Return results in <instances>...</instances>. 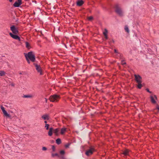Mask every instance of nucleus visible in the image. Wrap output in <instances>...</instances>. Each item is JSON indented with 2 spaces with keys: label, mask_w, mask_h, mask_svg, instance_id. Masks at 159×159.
Masks as SVG:
<instances>
[{
  "label": "nucleus",
  "mask_w": 159,
  "mask_h": 159,
  "mask_svg": "<svg viewBox=\"0 0 159 159\" xmlns=\"http://www.w3.org/2000/svg\"><path fill=\"white\" fill-rule=\"evenodd\" d=\"M11 30L12 32V33H11V37L14 39L20 41V38L18 35L19 31L17 28L14 25H11Z\"/></svg>",
  "instance_id": "nucleus-1"
},
{
  "label": "nucleus",
  "mask_w": 159,
  "mask_h": 159,
  "mask_svg": "<svg viewBox=\"0 0 159 159\" xmlns=\"http://www.w3.org/2000/svg\"><path fill=\"white\" fill-rule=\"evenodd\" d=\"M25 57L30 60L34 62L35 60V57L32 52H29L27 54L24 53Z\"/></svg>",
  "instance_id": "nucleus-2"
},
{
  "label": "nucleus",
  "mask_w": 159,
  "mask_h": 159,
  "mask_svg": "<svg viewBox=\"0 0 159 159\" xmlns=\"http://www.w3.org/2000/svg\"><path fill=\"white\" fill-rule=\"evenodd\" d=\"M59 98V96L57 94H54L50 96V100L52 102H57Z\"/></svg>",
  "instance_id": "nucleus-3"
},
{
  "label": "nucleus",
  "mask_w": 159,
  "mask_h": 159,
  "mask_svg": "<svg viewBox=\"0 0 159 159\" xmlns=\"http://www.w3.org/2000/svg\"><path fill=\"white\" fill-rule=\"evenodd\" d=\"M116 11L120 16H122L124 14V11L118 5L116 6Z\"/></svg>",
  "instance_id": "nucleus-4"
},
{
  "label": "nucleus",
  "mask_w": 159,
  "mask_h": 159,
  "mask_svg": "<svg viewBox=\"0 0 159 159\" xmlns=\"http://www.w3.org/2000/svg\"><path fill=\"white\" fill-rule=\"evenodd\" d=\"M1 108L3 112L4 116L7 118L10 117V115L5 110L4 108L2 106H1Z\"/></svg>",
  "instance_id": "nucleus-5"
},
{
  "label": "nucleus",
  "mask_w": 159,
  "mask_h": 159,
  "mask_svg": "<svg viewBox=\"0 0 159 159\" xmlns=\"http://www.w3.org/2000/svg\"><path fill=\"white\" fill-rule=\"evenodd\" d=\"M22 4L21 0H17L16 1L13 5L14 7H20V6Z\"/></svg>",
  "instance_id": "nucleus-6"
},
{
  "label": "nucleus",
  "mask_w": 159,
  "mask_h": 159,
  "mask_svg": "<svg viewBox=\"0 0 159 159\" xmlns=\"http://www.w3.org/2000/svg\"><path fill=\"white\" fill-rule=\"evenodd\" d=\"M135 80L137 83H142V77L139 75H134Z\"/></svg>",
  "instance_id": "nucleus-7"
},
{
  "label": "nucleus",
  "mask_w": 159,
  "mask_h": 159,
  "mask_svg": "<svg viewBox=\"0 0 159 159\" xmlns=\"http://www.w3.org/2000/svg\"><path fill=\"white\" fill-rule=\"evenodd\" d=\"M94 151V149L93 148H90L89 150L86 152L85 154L88 156H89L93 153Z\"/></svg>",
  "instance_id": "nucleus-8"
},
{
  "label": "nucleus",
  "mask_w": 159,
  "mask_h": 159,
  "mask_svg": "<svg viewBox=\"0 0 159 159\" xmlns=\"http://www.w3.org/2000/svg\"><path fill=\"white\" fill-rule=\"evenodd\" d=\"M35 66L37 71L40 73V75H42V73L40 66L37 64H36L35 65Z\"/></svg>",
  "instance_id": "nucleus-9"
},
{
  "label": "nucleus",
  "mask_w": 159,
  "mask_h": 159,
  "mask_svg": "<svg viewBox=\"0 0 159 159\" xmlns=\"http://www.w3.org/2000/svg\"><path fill=\"white\" fill-rule=\"evenodd\" d=\"M41 117L44 120H48L50 118L49 115L48 114H45L43 115Z\"/></svg>",
  "instance_id": "nucleus-10"
},
{
  "label": "nucleus",
  "mask_w": 159,
  "mask_h": 159,
  "mask_svg": "<svg viewBox=\"0 0 159 159\" xmlns=\"http://www.w3.org/2000/svg\"><path fill=\"white\" fill-rule=\"evenodd\" d=\"M66 131V128L65 127L62 128L61 129V134H63Z\"/></svg>",
  "instance_id": "nucleus-11"
},
{
  "label": "nucleus",
  "mask_w": 159,
  "mask_h": 159,
  "mask_svg": "<svg viewBox=\"0 0 159 159\" xmlns=\"http://www.w3.org/2000/svg\"><path fill=\"white\" fill-rule=\"evenodd\" d=\"M53 132L55 135L58 136L59 134V130L58 128H56L53 130Z\"/></svg>",
  "instance_id": "nucleus-12"
},
{
  "label": "nucleus",
  "mask_w": 159,
  "mask_h": 159,
  "mask_svg": "<svg viewBox=\"0 0 159 159\" xmlns=\"http://www.w3.org/2000/svg\"><path fill=\"white\" fill-rule=\"evenodd\" d=\"M53 130V128L52 127L50 128L49 129V131L48 133V135L49 136H51L52 135Z\"/></svg>",
  "instance_id": "nucleus-13"
},
{
  "label": "nucleus",
  "mask_w": 159,
  "mask_h": 159,
  "mask_svg": "<svg viewBox=\"0 0 159 159\" xmlns=\"http://www.w3.org/2000/svg\"><path fill=\"white\" fill-rule=\"evenodd\" d=\"M33 97V96L32 94L23 95L22 96V97L24 98H31Z\"/></svg>",
  "instance_id": "nucleus-14"
},
{
  "label": "nucleus",
  "mask_w": 159,
  "mask_h": 159,
  "mask_svg": "<svg viewBox=\"0 0 159 159\" xmlns=\"http://www.w3.org/2000/svg\"><path fill=\"white\" fill-rule=\"evenodd\" d=\"M150 98L153 104H155L156 102L155 99H154V97L152 96H150Z\"/></svg>",
  "instance_id": "nucleus-15"
},
{
  "label": "nucleus",
  "mask_w": 159,
  "mask_h": 159,
  "mask_svg": "<svg viewBox=\"0 0 159 159\" xmlns=\"http://www.w3.org/2000/svg\"><path fill=\"white\" fill-rule=\"evenodd\" d=\"M83 3V2L82 0L78 1L77 2V5L78 6H81Z\"/></svg>",
  "instance_id": "nucleus-16"
},
{
  "label": "nucleus",
  "mask_w": 159,
  "mask_h": 159,
  "mask_svg": "<svg viewBox=\"0 0 159 159\" xmlns=\"http://www.w3.org/2000/svg\"><path fill=\"white\" fill-rule=\"evenodd\" d=\"M129 151L128 150H126L124 151L123 154L124 155L126 156L129 155Z\"/></svg>",
  "instance_id": "nucleus-17"
},
{
  "label": "nucleus",
  "mask_w": 159,
  "mask_h": 159,
  "mask_svg": "<svg viewBox=\"0 0 159 159\" xmlns=\"http://www.w3.org/2000/svg\"><path fill=\"white\" fill-rule=\"evenodd\" d=\"M25 43L26 48L28 49H30V46L29 43L27 42H26Z\"/></svg>",
  "instance_id": "nucleus-18"
},
{
  "label": "nucleus",
  "mask_w": 159,
  "mask_h": 159,
  "mask_svg": "<svg viewBox=\"0 0 159 159\" xmlns=\"http://www.w3.org/2000/svg\"><path fill=\"white\" fill-rule=\"evenodd\" d=\"M124 29L125 31L127 32L128 33H129V28L127 26H125V27Z\"/></svg>",
  "instance_id": "nucleus-19"
},
{
  "label": "nucleus",
  "mask_w": 159,
  "mask_h": 159,
  "mask_svg": "<svg viewBox=\"0 0 159 159\" xmlns=\"http://www.w3.org/2000/svg\"><path fill=\"white\" fill-rule=\"evenodd\" d=\"M61 143V140L60 139L58 138L56 140V143L58 144H59Z\"/></svg>",
  "instance_id": "nucleus-20"
},
{
  "label": "nucleus",
  "mask_w": 159,
  "mask_h": 159,
  "mask_svg": "<svg viewBox=\"0 0 159 159\" xmlns=\"http://www.w3.org/2000/svg\"><path fill=\"white\" fill-rule=\"evenodd\" d=\"M52 157H54L55 156H57L58 157H59V155L57 153L55 154L52 153Z\"/></svg>",
  "instance_id": "nucleus-21"
},
{
  "label": "nucleus",
  "mask_w": 159,
  "mask_h": 159,
  "mask_svg": "<svg viewBox=\"0 0 159 159\" xmlns=\"http://www.w3.org/2000/svg\"><path fill=\"white\" fill-rule=\"evenodd\" d=\"M58 157L61 159H66L64 155H59V157Z\"/></svg>",
  "instance_id": "nucleus-22"
},
{
  "label": "nucleus",
  "mask_w": 159,
  "mask_h": 159,
  "mask_svg": "<svg viewBox=\"0 0 159 159\" xmlns=\"http://www.w3.org/2000/svg\"><path fill=\"white\" fill-rule=\"evenodd\" d=\"M138 85H137V87L139 89H140L142 87V84L141 83H138Z\"/></svg>",
  "instance_id": "nucleus-23"
},
{
  "label": "nucleus",
  "mask_w": 159,
  "mask_h": 159,
  "mask_svg": "<svg viewBox=\"0 0 159 159\" xmlns=\"http://www.w3.org/2000/svg\"><path fill=\"white\" fill-rule=\"evenodd\" d=\"M116 56H117L118 57H120V58H121L122 57V54H120L119 52H118V53H116Z\"/></svg>",
  "instance_id": "nucleus-24"
},
{
  "label": "nucleus",
  "mask_w": 159,
  "mask_h": 159,
  "mask_svg": "<svg viewBox=\"0 0 159 159\" xmlns=\"http://www.w3.org/2000/svg\"><path fill=\"white\" fill-rule=\"evenodd\" d=\"M107 30L106 29H105L104 31L103 32V34L104 35H107Z\"/></svg>",
  "instance_id": "nucleus-25"
},
{
  "label": "nucleus",
  "mask_w": 159,
  "mask_h": 159,
  "mask_svg": "<svg viewBox=\"0 0 159 159\" xmlns=\"http://www.w3.org/2000/svg\"><path fill=\"white\" fill-rule=\"evenodd\" d=\"M5 74V72L3 71H0V75L2 76Z\"/></svg>",
  "instance_id": "nucleus-26"
},
{
  "label": "nucleus",
  "mask_w": 159,
  "mask_h": 159,
  "mask_svg": "<svg viewBox=\"0 0 159 159\" xmlns=\"http://www.w3.org/2000/svg\"><path fill=\"white\" fill-rule=\"evenodd\" d=\"M49 125L48 124H46L45 125V127L46 128V129L47 130L48 129H49Z\"/></svg>",
  "instance_id": "nucleus-27"
},
{
  "label": "nucleus",
  "mask_w": 159,
  "mask_h": 159,
  "mask_svg": "<svg viewBox=\"0 0 159 159\" xmlns=\"http://www.w3.org/2000/svg\"><path fill=\"white\" fill-rule=\"evenodd\" d=\"M60 153L61 155H64L65 154V151L64 150H61L60 152Z\"/></svg>",
  "instance_id": "nucleus-28"
},
{
  "label": "nucleus",
  "mask_w": 159,
  "mask_h": 159,
  "mask_svg": "<svg viewBox=\"0 0 159 159\" xmlns=\"http://www.w3.org/2000/svg\"><path fill=\"white\" fill-rule=\"evenodd\" d=\"M52 149L53 150V151H55V146L53 145H52Z\"/></svg>",
  "instance_id": "nucleus-29"
},
{
  "label": "nucleus",
  "mask_w": 159,
  "mask_h": 159,
  "mask_svg": "<svg viewBox=\"0 0 159 159\" xmlns=\"http://www.w3.org/2000/svg\"><path fill=\"white\" fill-rule=\"evenodd\" d=\"M70 143H68L66 144L65 146L66 148H68L69 147V146H70Z\"/></svg>",
  "instance_id": "nucleus-30"
},
{
  "label": "nucleus",
  "mask_w": 159,
  "mask_h": 159,
  "mask_svg": "<svg viewBox=\"0 0 159 159\" xmlns=\"http://www.w3.org/2000/svg\"><path fill=\"white\" fill-rule=\"evenodd\" d=\"M42 149L43 150L45 151V150H47V148L46 147H43Z\"/></svg>",
  "instance_id": "nucleus-31"
},
{
  "label": "nucleus",
  "mask_w": 159,
  "mask_h": 159,
  "mask_svg": "<svg viewBox=\"0 0 159 159\" xmlns=\"http://www.w3.org/2000/svg\"><path fill=\"white\" fill-rule=\"evenodd\" d=\"M15 85V84L13 83H11V86L14 87Z\"/></svg>",
  "instance_id": "nucleus-32"
},
{
  "label": "nucleus",
  "mask_w": 159,
  "mask_h": 159,
  "mask_svg": "<svg viewBox=\"0 0 159 159\" xmlns=\"http://www.w3.org/2000/svg\"><path fill=\"white\" fill-rule=\"evenodd\" d=\"M93 17L92 16H90V17H89L88 19L89 20H91L93 19Z\"/></svg>",
  "instance_id": "nucleus-33"
},
{
  "label": "nucleus",
  "mask_w": 159,
  "mask_h": 159,
  "mask_svg": "<svg viewBox=\"0 0 159 159\" xmlns=\"http://www.w3.org/2000/svg\"><path fill=\"white\" fill-rule=\"evenodd\" d=\"M25 58H26V59L27 61V62H28V63H30V61L29 60V59H28V58H27V57H25Z\"/></svg>",
  "instance_id": "nucleus-34"
},
{
  "label": "nucleus",
  "mask_w": 159,
  "mask_h": 159,
  "mask_svg": "<svg viewBox=\"0 0 159 159\" xmlns=\"http://www.w3.org/2000/svg\"><path fill=\"white\" fill-rule=\"evenodd\" d=\"M156 109L159 111V106L158 105H156Z\"/></svg>",
  "instance_id": "nucleus-35"
},
{
  "label": "nucleus",
  "mask_w": 159,
  "mask_h": 159,
  "mask_svg": "<svg viewBox=\"0 0 159 159\" xmlns=\"http://www.w3.org/2000/svg\"><path fill=\"white\" fill-rule=\"evenodd\" d=\"M121 64L123 65H124L126 64V63L124 61L122 60Z\"/></svg>",
  "instance_id": "nucleus-36"
},
{
  "label": "nucleus",
  "mask_w": 159,
  "mask_h": 159,
  "mask_svg": "<svg viewBox=\"0 0 159 159\" xmlns=\"http://www.w3.org/2000/svg\"><path fill=\"white\" fill-rule=\"evenodd\" d=\"M154 99L156 100H157V96L156 95H154Z\"/></svg>",
  "instance_id": "nucleus-37"
},
{
  "label": "nucleus",
  "mask_w": 159,
  "mask_h": 159,
  "mask_svg": "<svg viewBox=\"0 0 159 159\" xmlns=\"http://www.w3.org/2000/svg\"><path fill=\"white\" fill-rule=\"evenodd\" d=\"M114 52H115L116 53H118V52H117V51L116 50V49H114Z\"/></svg>",
  "instance_id": "nucleus-38"
},
{
  "label": "nucleus",
  "mask_w": 159,
  "mask_h": 159,
  "mask_svg": "<svg viewBox=\"0 0 159 159\" xmlns=\"http://www.w3.org/2000/svg\"><path fill=\"white\" fill-rule=\"evenodd\" d=\"M146 90L148 92H149L150 91L148 89H146Z\"/></svg>",
  "instance_id": "nucleus-39"
},
{
  "label": "nucleus",
  "mask_w": 159,
  "mask_h": 159,
  "mask_svg": "<svg viewBox=\"0 0 159 159\" xmlns=\"http://www.w3.org/2000/svg\"><path fill=\"white\" fill-rule=\"evenodd\" d=\"M105 37V38L106 39H107V35H104Z\"/></svg>",
  "instance_id": "nucleus-40"
},
{
  "label": "nucleus",
  "mask_w": 159,
  "mask_h": 159,
  "mask_svg": "<svg viewBox=\"0 0 159 159\" xmlns=\"http://www.w3.org/2000/svg\"><path fill=\"white\" fill-rule=\"evenodd\" d=\"M45 102H47V99L46 98H45Z\"/></svg>",
  "instance_id": "nucleus-41"
},
{
  "label": "nucleus",
  "mask_w": 159,
  "mask_h": 159,
  "mask_svg": "<svg viewBox=\"0 0 159 159\" xmlns=\"http://www.w3.org/2000/svg\"><path fill=\"white\" fill-rule=\"evenodd\" d=\"M44 123H45V124H46V123H47V121L45 120V121H44Z\"/></svg>",
  "instance_id": "nucleus-42"
},
{
  "label": "nucleus",
  "mask_w": 159,
  "mask_h": 159,
  "mask_svg": "<svg viewBox=\"0 0 159 159\" xmlns=\"http://www.w3.org/2000/svg\"><path fill=\"white\" fill-rule=\"evenodd\" d=\"M148 93H152V92L151 91H149Z\"/></svg>",
  "instance_id": "nucleus-43"
},
{
  "label": "nucleus",
  "mask_w": 159,
  "mask_h": 159,
  "mask_svg": "<svg viewBox=\"0 0 159 159\" xmlns=\"http://www.w3.org/2000/svg\"><path fill=\"white\" fill-rule=\"evenodd\" d=\"M19 74H20V75H21L22 74V73H20Z\"/></svg>",
  "instance_id": "nucleus-44"
},
{
  "label": "nucleus",
  "mask_w": 159,
  "mask_h": 159,
  "mask_svg": "<svg viewBox=\"0 0 159 159\" xmlns=\"http://www.w3.org/2000/svg\"><path fill=\"white\" fill-rule=\"evenodd\" d=\"M10 112H11V113L12 112H12L11 111Z\"/></svg>",
  "instance_id": "nucleus-45"
},
{
  "label": "nucleus",
  "mask_w": 159,
  "mask_h": 159,
  "mask_svg": "<svg viewBox=\"0 0 159 159\" xmlns=\"http://www.w3.org/2000/svg\"><path fill=\"white\" fill-rule=\"evenodd\" d=\"M12 1V0H11L10 2H11Z\"/></svg>",
  "instance_id": "nucleus-46"
},
{
  "label": "nucleus",
  "mask_w": 159,
  "mask_h": 159,
  "mask_svg": "<svg viewBox=\"0 0 159 159\" xmlns=\"http://www.w3.org/2000/svg\"><path fill=\"white\" fill-rule=\"evenodd\" d=\"M9 2H10V0H8Z\"/></svg>",
  "instance_id": "nucleus-47"
},
{
  "label": "nucleus",
  "mask_w": 159,
  "mask_h": 159,
  "mask_svg": "<svg viewBox=\"0 0 159 159\" xmlns=\"http://www.w3.org/2000/svg\"><path fill=\"white\" fill-rule=\"evenodd\" d=\"M10 116H11V115Z\"/></svg>",
  "instance_id": "nucleus-48"
}]
</instances>
